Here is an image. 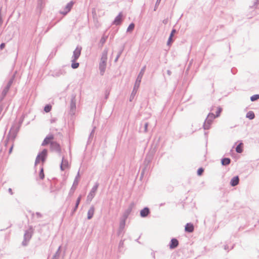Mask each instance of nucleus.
Instances as JSON below:
<instances>
[{
    "instance_id": "423d86ee",
    "label": "nucleus",
    "mask_w": 259,
    "mask_h": 259,
    "mask_svg": "<svg viewBox=\"0 0 259 259\" xmlns=\"http://www.w3.org/2000/svg\"><path fill=\"white\" fill-rule=\"evenodd\" d=\"M76 96L75 95L73 94L71 95L69 111L70 114L72 115L74 114L76 110Z\"/></svg>"
},
{
    "instance_id": "2eb2a0df",
    "label": "nucleus",
    "mask_w": 259,
    "mask_h": 259,
    "mask_svg": "<svg viewBox=\"0 0 259 259\" xmlns=\"http://www.w3.org/2000/svg\"><path fill=\"white\" fill-rule=\"evenodd\" d=\"M126 220V219H124L123 218H121L120 219L119 230L118 231V235H119L121 233L122 231H123V230L125 227Z\"/></svg>"
},
{
    "instance_id": "9b49d317",
    "label": "nucleus",
    "mask_w": 259,
    "mask_h": 259,
    "mask_svg": "<svg viewBox=\"0 0 259 259\" xmlns=\"http://www.w3.org/2000/svg\"><path fill=\"white\" fill-rule=\"evenodd\" d=\"M22 121L19 122V126L16 127V128H15V127L14 125H13L11 128V130L10 131L8 136H12V138L13 139H14L15 138L17 133L19 131V126L21 125V124L22 123Z\"/></svg>"
},
{
    "instance_id": "dca6fc26",
    "label": "nucleus",
    "mask_w": 259,
    "mask_h": 259,
    "mask_svg": "<svg viewBox=\"0 0 259 259\" xmlns=\"http://www.w3.org/2000/svg\"><path fill=\"white\" fill-rule=\"evenodd\" d=\"M122 13L120 12L118 15L115 17L113 24L116 25H119L121 22Z\"/></svg>"
},
{
    "instance_id": "4c0bfd02",
    "label": "nucleus",
    "mask_w": 259,
    "mask_h": 259,
    "mask_svg": "<svg viewBox=\"0 0 259 259\" xmlns=\"http://www.w3.org/2000/svg\"><path fill=\"white\" fill-rule=\"evenodd\" d=\"M39 178L40 179L42 180L44 179V177H45V175H44V170H43V168L41 167V169H40V171L39 172Z\"/></svg>"
},
{
    "instance_id": "5701e85b",
    "label": "nucleus",
    "mask_w": 259,
    "mask_h": 259,
    "mask_svg": "<svg viewBox=\"0 0 259 259\" xmlns=\"http://www.w3.org/2000/svg\"><path fill=\"white\" fill-rule=\"evenodd\" d=\"M53 136L50 135V136L47 137L43 141L41 145L46 146L50 143L51 140L53 139Z\"/></svg>"
},
{
    "instance_id": "6e6552de",
    "label": "nucleus",
    "mask_w": 259,
    "mask_h": 259,
    "mask_svg": "<svg viewBox=\"0 0 259 259\" xmlns=\"http://www.w3.org/2000/svg\"><path fill=\"white\" fill-rule=\"evenodd\" d=\"M81 47L78 46L76 48L75 50L73 51V55L71 58L73 61H76L79 58L81 54Z\"/></svg>"
},
{
    "instance_id": "e433bc0d",
    "label": "nucleus",
    "mask_w": 259,
    "mask_h": 259,
    "mask_svg": "<svg viewBox=\"0 0 259 259\" xmlns=\"http://www.w3.org/2000/svg\"><path fill=\"white\" fill-rule=\"evenodd\" d=\"M52 106L50 105H47L44 108V111L46 112H49L51 111Z\"/></svg>"
},
{
    "instance_id": "a18cd8bd",
    "label": "nucleus",
    "mask_w": 259,
    "mask_h": 259,
    "mask_svg": "<svg viewBox=\"0 0 259 259\" xmlns=\"http://www.w3.org/2000/svg\"><path fill=\"white\" fill-rule=\"evenodd\" d=\"M124 244V242L123 240H121L119 243V247H122Z\"/></svg>"
},
{
    "instance_id": "49530a36",
    "label": "nucleus",
    "mask_w": 259,
    "mask_h": 259,
    "mask_svg": "<svg viewBox=\"0 0 259 259\" xmlns=\"http://www.w3.org/2000/svg\"><path fill=\"white\" fill-rule=\"evenodd\" d=\"M35 214L38 218H40L42 217V214L40 212H36Z\"/></svg>"
},
{
    "instance_id": "58836bf2",
    "label": "nucleus",
    "mask_w": 259,
    "mask_h": 259,
    "mask_svg": "<svg viewBox=\"0 0 259 259\" xmlns=\"http://www.w3.org/2000/svg\"><path fill=\"white\" fill-rule=\"evenodd\" d=\"M95 127H94L93 128V129L92 130L91 133H90V135L89 137L88 142H89V141L90 140V139L93 138V137L94 136V132H95Z\"/></svg>"
},
{
    "instance_id": "f03ea898",
    "label": "nucleus",
    "mask_w": 259,
    "mask_h": 259,
    "mask_svg": "<svg viewBox=\"0 0 259 259\" xmlns=\"http://www.w3.org/2000/svg\"><path fill=\"white\" fill-rule=\"evenodd\" d=\"M108 52V49L105 48L101 54L100 62L99 65V69L100 71V74L102 75L104 74L106 68Z\"/></svg>"
},
{
    "instance_id": "8fccbe9b",
    "label": "nucleus",
    "mask_w": 259,
    "mask_h": 259,
    "mask_svg": "<svg viewBox=\"0 0 259 259\" xmlns=\"http://www.w3.org/2000/svg\"><path fill=\"white\" fill-rule=\"evenodd\" d=\"M8 192L9 193L11 194V195H13V192L12 191V189L11 188H9L8 189Z\"/></svg>"
},
{
    "instance_id": "20e7f679",
    "label": "nucleus",
    "mask_w": 259,
    "mask_h": 259,
    "mask_svg": "<svg viewBox=\"0 0 259 259\" xmlns=\"http://www.w3.org/2000/svg\"><path fill=\"white\" fill-rule=\"evenodd\" d=\"M14 77H15V75H14L10 78V79L8 82L7 84L3 89L2 93V95H1V101H2L4 99V98L5 97L6 95L7 94L11 86L12 85V84L13 83V80L14 79Z\"/></svg>"
},
{
    "instance_id": "b1692460",
    "label": "nucleus",
    "mask_w": 259,
    "mask_h": 259,
    "mask_svg": "<svg viewBox=\"0 0 259 259\" xmlns=\"http://www.w3.org/2000/svg\"><path fill=\"white\" fill-rule=\"evenodd\" d=\"M81 195H80L77 199L76 200V204H75V205L74 207V208L73 209L72 211V213L73 214L76 210V209H77L78 208V205L79 204V203L80 202V200H81Z\"/></svg>"
},
{
    "instance_id": "4d7b16f0",
    "label": "nucleus",
    "mask_w": 259,
    "mask_h": 259,
    "mask_svg": "<svg viewBox=\"0 0 259 259\" xmlns=\"http://www.w3.org/2000/svg\"><path fill=\"white\" fill-rule=\"evenodd\" d=\"M55 120H55V119H52L51 120V123H52V122H55Z\"/></svg>"
},
{
    "instance_id": "39448f33",
    "label": "nucleus",
    "mask_w": 259,
    "mask_h": 259,
    "mask_svg": "<svg viewBox=\"0 0 259 259\" xmlns=\"http://www.w3.org/2000/svg\"><path fill=\"white\" fill-rule=\"evenodd\" d=\"M47 150L45 149L40 153H38L35 161V165L38 163L40 160L42 162H45L47 156Z\"/></svg>"
},
{
    "instance_id": "c03bdc74",
    "label": "nucleus",
    "mask_w": 259,
    "mask_h": 259,
    "mask_svg": "<svg viewBox=\"0 0 259 259\" xmlns=\"http://www.w3.org/2000/svg\"><path fill=\"white\" fill-rule=\"evenodd\" d=\"M160 1L161 0H157L155 6L154 11L156 10L157 7L159 5Z\"/></svg>"
},
{
    "instance_id": "6ab92c4d",
    "label": "nucleus",
    "mask_w": 259,
    "mask_h": 259,
    "mask_svg": "<svg viewBox=\"0 0 259 259\" xmlns=\"http://www.w3.org/2000/svg\"><path fill=\"white\" fill-rule=\"evenodd\" d=\"M68 166V161L67 159L62 158V162L60 164V168L61 170H64Z\"/></svg>"
},
{
    "instance_id": "bb28decb",
    "label": "nucleus",
    "mask_w": 259,
    "mask_h": 259,
    "mask_svg": "<svg viewBox=\"0 0 259 259\" xmlns=\"http://www.w3.org/2000/svg\"><path fill=\"white\" fill-rule=\"evenodd\" d=\"M61 246H59L58 248L57 251L55 252V253L53 256V257L52 259H59L60 257V250H61Z\"/></svg>"
},
{
    "instance_id": "37998d69",
    "label": "nucleus",
    "mask_w": 259,
    "mask_h": 259,
    "mask_svg": "<svg viewBox=\"0 0 259 259\" xmlns=\"http://www.w3.org/2000/svg\"><path fill=\"white\" fill-rule=\"evenodd\" d=\"M76 187H77V186H76V185L74 184V183H73V185L70 189V191L73 192L74 191V190H75Z\"/></svg>"
},
{
    "instance_id": "2f4dec72",
    "label": "nucleus",
    "mask_w": 259,
    "mask_h": 259,
    "mask_svg": "<svg viewBox=\"0 0 259 259\" xmlns=\"http://www.w3.org/2000/svg\"><path fill=\"white\" fill-rule=\"evenodd\" d=\"M71 67L73 69H76L79 67V63L76 62V61H73V59H71Z\"/></svg>"
},
{
    "instance_id": "f3484780",
    "label": "nucleus",
    "mask_w": 259,
    "mask_h": 259,
    "mask_svg": "<svg viewBox=\"0 0 259 259\" xmlns=\"http://www.w3.org/2000/svg\"><path fill=\"white\" fill-rule=\"evenodd\" d=\"M150 213V210L149 208L146 207L140 211V215L142 218H145L148 216Z\"/></svg>"
},
{
    "instance_id": "7ed1b4c3",
    "label": "nucleus",
    "mask_w": 259,
    "mask_h": 259,
    "mask_svg": "<svg viewBox=\"0 0 259 259\" xmlns=\"http://www.w3.org/2000/svg\"><path fill=\"white\" fill-rule=\"evenodd\" d=\"M215 118V116L213 113H209L208 114L203 124V128L204 130H208L210 128L212 121Z\"/></svg>"
},
{
    "instance_id": "3c124183",
    "label": "nucleus",
    "mask_w": 259,
    "mask_h": 259,
    "mask_svg": "<svg viewBox=\"0 0 259 259\" xmlns=\"http://www.w3.org/2000/svg\"><path fill=\"white\" fill-rule=\"evenodd\" d=\"M167 73L168 75L170 76L171 74V72L169 70H167Z\"/></svg>"
},
{
    "instance_id": "5fc2aeb1",
    "label": "nucleus",
    "mask_w": 259,
    "mask_h": 259,
    "mask_svg": "<svg viewBox=\"0 0 259 259\" xmlns=\"http://www.w3.org/2000/svg\"><path fill=\"white\" fill-rule=\"evenodd\" d=\"M3 108L2 106H0V115L2 113V112L3 111Z\"/></svg>"
},
{
    "instance_id": "79ce46f5",
    "label": "nucleus",
    "mask_w": 259,
    "mask_h": 259,
    "mask_svg": "<svg viewBox=\"0 0 259 259\" xmlns=\"http://www.w3.org/2000/svg\"><path fill=\"white\" fill-rule=\"evenodd\" d=\"M148 125H149V124L148 122H146L144 124V132H145V133L147 132V128H148Z\"/></svg>"
},
{
    "instance_id": "cd10ccee",
    "label": "nucleus",
    "mask_w": 259,
    "mask_h": 259,
    "mask_svg": "<svg viewBox=\"0 0 259 259\" xmlns=\"http://www.w3.org/2000/svg\"><path fill=\"white\" fill-rule=\"evenodd\" d=\"M246 117L249 119H253L255 117V115L253 111H250L247 113Z\"/></svg>"
},
{
    "instance_id": "a19ab883",
    "label": "nucleus",
    "mask_w": 259,
    "mask_h": 259,
    "mask_svg": "<svg viewBox=\"0 0 259 259\" xmlns=\"http://www.w3.org/2000/svg\"><path fill=\"white\" fill-rule=\"evenodd\" d=\"M221 111H222V108L220 107H219L217 111L216 112V115H215V117L220 116V114Z\"/></svg>"
},
{
    "instance_id": "603ef678",
    "label": "nucleus",
    "mask_w": 259,
    "mask_h": 259,
    "mask_svg": "<svg viewBox=\"0 0 259 259\" xmlns=\"http://www.w3.org/2000/svg\"><path fill=\"white\" fill-rule=\"evenodd\" d=\"M13 146H11V147H10V148L9 149V153H11L12 152V149H13Z\"/></svg>"
},
{
    "instance_id": "a878e982",
    "label": "nucleus",
    "mask_w": 259,
    "mask_h": 259,
    "mask_svg": "<svg viewBox=\"0 0 259 259\" xmlns=\"http://www.w3.org/2000/svg\"><path fill=\"white\" fill-rule=\"evenodd\" d=\"M176 32V30L175 29H173L171 30V33L169 35V37L168 39L167 42V45H169L170 44L171 42L172 41V37L174 36V34Z\"/></svg>"
},
{
    "instance_id": "f257e3e1",
    "label": "nucleus",
    "mask_w": 259,
    "mask_h": 259,
    "mask_svg": "<svg viewBox=\"0 0 259 259\" xmlns=\"http://www.w3.org/2000/svg\"><path fill=\"white\" fill-rule=\"evenodd\" d=\"M146 69V66H144L141 70L140 72H139L137 78L136 79L133 91L131 93V95L130 96V101L131 102L134 98L137 91L140 87L142 78L143 77V76L144 74L145 71Z\"/></svg>"
},
{
    "instance_id": "0eeeda50",
    "label": "nucleus",
    "mask_w": 259,
    "mask_h": 259,
    "mask_svg": "<svg viewBox=\"0 0 259 259\" xmlns=\"http://www.w3.org/2000/svg\"><path fill=\"white\" fill-rule=\"evenodd\" d=\"M99 184L98 183H96L95 185L93 187L90 192L89 193V194L88 195L87 198H88V200L91 201L92 200V199L94 197V196H95L96 191L99 187Z\"/></svg>"
},
{
    "instance_id": "c85d7f7f",
    "label": "nucleus",
    "mask_w": 259,
    "mask_h": 259,
    "mask_svg": "<svg viewBox=\"0 0 259 259\" xmlns=\"http://www.w3.org/2000/svg\"><path fill=\"white\" fill-rule=\"evenodd\" d=\"M107 37L108 36L107 35H103L100 40V44L101 45V46L102 47L104 44H105V42H106L107 39Z\"/></svg>"
},
{
    "instance_id": "473e14b6",
    "label": "nucleus",
    "mask_w": 259,
    "mask_h": 259,
    "mask_svg": "<svg viewBox=\"0 0 259 259\" xmlns=\"http://www.w3.org/2000/svg\"><path fill=\"white\" fill-rule=\"evenodd\" d=\"M135 28V24L133 23H131L127 28V32H131Z\"/></svg>"
},
{
    "instance_id": "9d476101",
    "label": "nucleus",
    "mask_w": 259,
    "mask_h": 259,
    "mask_svg": "<svg viewBox=\"0 0 259 259\" xmlns=\"http://www.w3.org/2000/svg\"><path fill=\"white\" fill-rule=\"evenodd\" d=\"M74 4V2L73 1H71L68 3L65 7L64 8L63 10L60 11V13L65 15H66L72 9Z\"/></svg>"
},
{
    "instance_id": "13d9d810",
    "label": "nucleus",
    "mask_w": 259,
    "mask_h": 259,
    "mask_svg": "<svg viewBox=\"0 0 259 259\" xmlns=\"http://www.w3.org/2000/svg\"><path fill=\"white\" fill-rule=\"evenodd\" d=\"M50 28L49 27L48 29L47 30L46 32H47L49 30Z\"/></svg>"
},
{
    "instance_id": "f704fd0d",
    "label": "nucleus",
    "mask_w": 259,
    "mask_h": 259,
    "mask_svg": "<svg viewBox=\"0 0 259 259\" xmlns=\"http://www.w3.org/2000/svg\"><path fill=\"white\" fill-rule=\"evenodd\" d=\"M79 178V171L77 172L76 176L74 180V184H75L76 186H77L78 184V179Z\"/></svg>"
},
{
    "instance_id": "1a4fd4ad",
    "label": "nucleus",
    "mask_w": 259,
    "mask_h": 259,
    "mask_svg": "<svg viewBox=\"0 0 259 259\" xmlns=\"http://www.w3.org/2000/svg\"><path fill=\"white\" fill-rule=\"evenodd\" d=\"M31 234L28 231H26L24 235V239L22 242V245L24 246L27 245L29 241L31 238Z\"/></svg>"
},
{
    "instance_id": "4468645a",
    "label": "nucleus",
    "mask_w": 259,
    "mask_h": 259,
    "mask_svg": "<svg viewBox=\"0 0 259 259\" xmlns=\"http://www.w3.org/2000/svg\"><path fill=\"white\" fill-rule=\"evenodd\" d=\"M66 73V71H65V69L64 68H61L54 71L53 73V76L54 77H58L61 75H64Z\"/></svg>"
},
{
    "instance_id": "de8ad7c7",
    "label": "nucleus",
    "mask_w": 259,
    "mask_h": 259,
    "mask_svg": "<svg viewBox=\"0 0 259 259\" xmlns=\"http://www.w3.org/2000/svg\"><path fill=\"white\" fill-rule=\"evenodd\" d=\"M259 4V0H254L253 6L255 7Z\"/></svg>"
},
{
    "instance_id": "f8f14e48",
    "label": "nucleus",
    "mask_w": 259,
    "mask_h": 259,
    "mask_svg": "<svg viewBox=\"0 0 259 259\" xmlns=\"http://www.w3.org/2000/svg\"><path fill=\"white\" fill-rule=\"evenodd\" d=\"M51 149L55 151L60 152L61 148L59 144L56 142H52L50 143Z\"/></svg>"
},
{
    "instance_id": "412c9836",
    "label": "nucleus",
    "mask_w": 259,
    "mask_h": 259,
    "mask_svg": "<svg viewBox=\"0 0 259 259\" xmlns=\"http://www.w3.org/2000/svg\"><path fill=\"white\" fill-rule=\"evenodd\" d=\"M94 212H95L94 206H91L88 211V219L90 220L93 218L94 214Z\"/></svg>"
},
{
    "instance_id": "7c9ffc66",
    "label": "nucleus",
    "mask_w": 259,
    "mask_h": 259,
    "mask_svg": "<svg viewBox=\"0 0 259 259\" xmlns=\"http://www.w3.org/2000/svg\"><path fill=\"white\" fill-rule=\"evenodd\" d=\"M242 143H241L239 145H238L236 148V151L238 153H241L242 152Z\"/></svg>"
},
{
    "instance_id": "a211bd4d",
    "label": "nucleus",
    "mask_w": 259,
    "mask_h": 259,
    "mask_svg": "<svg viewBox=\"0 0 259 259\" xmlns=\"http://www.w3.org/2000/svg\"><path fill=\"white\" fill-rule=\"evenodd\" d=\"M179 245V241L176 238H172L169 244V248L170 249H174L176 248Z\"/></svg>"
},
{
    "instance_id": "864d4df0",
    "label": "nucleus",
    "mask_w": 259,
    "mask_h": 259,
    "mask_svg": "<svg viewBox=\"0 0 259 259\" xmlns=\"http://www.w3.org/2000/svg\"><path fill=\"white\" fill-rule=\"evenodd\" d=\"M224 249H225L226 250H228V249H229V247H228V245H225V246H224Z\"/></svg>"
},
{
    "instance_id": "c756f323",
    "label": "nucleus",
    "mask_w": 259,
    "mask_h": 259,
    "mask_svg": "<svg viewBox=\"0 0 259 259\" xmlns=\"http://www.w3.org/2000/svg\"><path fill=\"white\" fill-rule=\"evenodd\" d=\"M44 5V0H38L37 9L40 10L42 9Z\"/></svg>"
},
{
    "instance_id": "ea45409f",
    "label": "nucleus",
    "mask_w": 259,
    "mask_h": 259,
    "mask_svg": "<svg viewBox=\"0 0 259 259\" xmlns=\"http://www.w3.org/2000/svg\"><path fill=\"white\" fill-rule=\"evenodd\" d=\"M204 171V169L203 168L201 167V168H199L198 170H197V175L198 176H201L202 173Z\"/></svg>"
},
{
    "instance_id": "09e8293b",
    "label": "nucleus",
    "mask_w": 259,
    "mask_h": 259,
    "mask_svg": "<svg viewBox=\"0 0 259 259\" xmlns=\"http://www.w3.org/2000/svg\"><path fill=\"white\" fill-rule=\"evenodd\" d=\"M5 47V43H2L0 45V50H3Z\"/></svg>"
},
{
    "instance_id": "ddd939ff",
    "label": "nucleus",
    "mask_w": 259,
    "mask_h": 259,
    "mask_svg": "<svg viewBox=\"0 0 259 259\" xmlns=\"http://www.w3.org/2000/svg\"><path fill=\"white\" fill-rule=\"evenodd\" d=\"M134 206V203H131L130 205H129L128 207L124 211L122 218L126 219L127 218L128 216L129 215V214L131 213Z\"/></svg>"
},
{
    "instance_id": "393cba45",
    "label": "nucleus",
    "mask_w": 259,
    "mask_h": 259,
    "mask_svg": "<svg viewBox=\"0 0 259 259\" xmlns=\"http://www.w3.org/2000/svg\"><path fill=\"white\" fill-rule=\"evenodd\" d=\"M231 162V159L229 158H224L222 159L221 163L223 165H229Z\"/></svg>"
},
{
    "instance_id": "72a5a7b5",
    "label": "nucleus",
    "mask_w": 259,
    "mask_h": 259,
    "mask_svg": "<svg viewBox=\"0 0 259 259\" xmlns=\"http://www.w3.org/2000/svg\"><path fill=\"white\" fill-rule=\"evenodd\" d=\"M258 99H259V95L258 94L254 95L250 97V100L252 102L255 101Z\"/></svg>"
},
{
    "instance_id": "aec40b11",
    "label": "nucleus",
    "mask_w": 259,
    "mask_h": 259,
    "mask_svg": "<svg viewBox=\"0 0 259 259\" xmlns=\"http://www.w3.org/2000/svg\"><path fill=\"white\" fill-rule=\"evenodd\" d=\"M239 179L238 176H235L231 179V180L230 181V185L234 187V186H237L239 184Z\"/></svg>"
},
{
    "instance_id": "6e6d98bb",
    "label": "nucleus",
    "mask_w": 259,
    "mask_h": 259,
    "mask_svg": "<svg viewBox=\"0 0 259 259\" xmlns=\"http://www.w3.org/2000/svg\"><path fill=\"white\" fill-rule=\"evenodd\" d=\"M151 254H152V255L153 257V258H155V252H152L151 253Z\"/></svg>"
},
{
    "instance_id": "4be33fe9",
    "label": "nucleus",
    "mask_w": 259,
    "mask_h": 259,
    "mask_svg": "<svg viewBox=\"0 0 259 259\" xmlns=\"http://www.w3.org/2000/svg\"><path fill=\"white\" fill-rule=\"evenodd\" d=\"M185 231L191 233L194 231V226L191 223H187L185 226Z\"/></svg>"
},
{
    "instance_id": "c9c22d12",
    "label": "nucleus",
    "mask_w": 259,
    "mask_h": 259,
    "mask_svg": "<svg viewBox=\"0 0 259 259\" xmlns=\"http://www.w3.org/2000/svg\"><path fill=\"white\" fill-rule=\"evenodd\" d=\"M123 50V48H122L121 49V50H120V51L118 53V54H117V55L116 56V58H115V60H114V61H115V62H116L118 61V60L119 58L120 57V55H121V54H122V53Z\"/></svg>"
}]
</instances>
